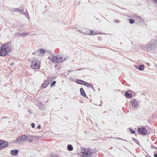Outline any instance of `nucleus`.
I'll return each mask as SVG.
<instances>
[{
  "mask_svg": "<svg viewBox=\"0 0 157 157\" xmlns=\"http://www.w3.org/2000/svg\"><path fill=\"white\" fill-rule=\"evenodd\" d=\"M31 126L33 128H35V124L34 123H32L31 124Z\"/></svg>",
  "mask_w": 157,
  "mask_h": 157,
  "instance_id": "obj_34",
  "label": "nucleus"
},
{
  "mask_svg": "<svg viewBox=\"0 0 157 157\" xmlns=\"http://www.w3.org/2000/svg\"><path fill=\"white\" fill-rule=\"evenodd\" d=\"M13 63H12V64H11V66H12V65H13Z\"/></svg>",
  "mask_w": 157,
  "mask_h": 157,
  "instance_id": "obj_54",
  "label": "nucleus"
},
{
  "mask_svg": "<svg viewBox=\"0 0 157 157\" xmlns=\"http://www.w3.org/2000/svg\"><path fill=\"white\" fill-rule=\"evenodd\" d=\"M81 94L85 98H87V96L85 94L84 89L82 88H81L80 89Z\"/></svg>",
  "mask_w": 157,
  "mask_h": 157,
  "instance_id": "obj_12",
  "label": "nucleus"
},
{
  "mask_svg": "<svg viewBox=\"0 0 157 157\" xmlns=\"http://www.w3.org/2000/svg\"><path fill=\"white\" fill-rule=\"evenodd\" d=\"M36 61L34 60V61H32L31 66L32 67L33 69H38L40 68V63L37 62Z\"/></svg>",
  "mask_w": 157,
  "mask_h": 157,
  "instance_id": "obj_5",
  "label": "nucleus"
},
{
  "mask_svg": "<svg viewBox=\"0 0 157 157\" xmlns=\"http://www.w3.org/2000/svg\"><path fill=\"white\" fill-rule=\"evenodd\" d=\"M129 130L130 131L131 133L132 134H134L135 133L136 131L133 130V129L131 128H129Z\"/></svg>",
  "mask_w": 157,
  "mask_h": 157,
  "instance_id": "obj_25",
  "label": "nucleus"
},
{
  "mask_svg": "<svg viewBox=\"0 0 157 157\" xmlns=\"http://www.w3.org/2000/svg\"><path fill=\"white\" fill-rule=\"evenodd\" d=\"M137 131L139 134L143 136L146 135L148 133L147 130L144 127H138Z\"/></svg>",
  "mask_w": 157,
  "mask_h": 157,
  "instance_id": "obj_4",
  "label": "nucleus"
},
{
  "mask_svg": "<svg viewBox=\"0 0 157 157\" xmlns=\"http://www.w3.org/2000/svg\"><path fill=\"white\" fill-rule=\"evenodd\" d=\"M131 102L134 109H137L138 105V101L135 99H133L131 101Z\"/></svg>",
  "mask_w": 157,
  "mask_h": 157,
  "instance_id": "obj_6",
  "label": "nucleus"
},
{
  "mask_svg": "<svg viewBox=\"0 0 157 157\" xmlns=\"http://www.w3.org/2000/svg\"><path fill=\"white\" fill-rule=\"evenodd\" d=\"M23 29L22 28H20V27H19V28H18V30L19 31H22V30Z\"/></svg>",
  "mask_w": 157,
  "mask_h": 157,
  "instance_id": "obj_36",
  "label": "nucleus"
},
{
  "mask_svg": "<svg viewBox=\"0 0 157 157\" xmlns=\"http://www.w3.org/2000/svg\"><path fill=\"white\" fill-rule=\"evenodd\" d=\"M154 157H157V154H154Z\"/></svg>",
  "mask_w": 157,
  "mask_h": 157,
  "instance_id": "obj_45",
  "label": "nucleus"
},
{
  "mask_svg": "<svg viewBox=\"0 0 157 157\" xmlns=\"http://www.w3.org/2000/svg\"><path fill=\"white\" fill-rule=\"evenodd\" d=\"M124 95L126 98H131L132 97V94L129 93L128 91H125Z\"/></svg>",
  "mask_w": 157,
  "mask_h": 157,
  "instance_id": "obj_10",
  "label": "nucleus"
},
{
  "mask_svg": "<svg viewBox=\"0 0 157 157\" xmlns=\"http://www.w3.org/2000/svg\"><path fill=\"white\" fill-rule=\"evenodd\" d=\"M110 138H113V139H118V140H124L125 141H127L125 140H123L121 138H119V137H111Z\"/></svg>",
  "mask_w": 157,
  "mask_h": 157,
  "instance_id": "obj_22",
  "label": "nucleus"
},
{
  "mask_svg": "<svg viewBox=\"0 0 157 157\" xmlns=\"http://www.w3.org/2000/svg\"><path fill=\"white\" fill-rule=\"evenodd\" d=\"M16 140V141L18 143L22 142L23 141L21 136L17 138Z\"/></svg>",
  "mask_w": 157,
  "mask_h": 157,
  "instance_id": "obj_20",
  "label": "nucleus"
},
{
  "mask_svg": "<svg viewBox=\"0 0 157 157\" xmlns=\"http://www.w3.org/2000/svg\"><path fill=\"white\" fill-rule=\"evenodd\" d=\"M13 63H12V64H11V66H12V65H13Z\"/></svg>",
  "mask_w": 157,
  "mask_h": 157,
  "instance_id": "obj_53",
  "label": "nucleus"
},
{
  "mask_svg": "<svg viewBox=\"0 0 157 157\" xmlns=\"http://www.w3.org/2000/svg\"><path fill=\"white\" fill-rule=\"evenodd\" d=\"M134 67H135L136 69H137V68L139 67V66H137L136 65H134Z\"/></svg>",
  "mask_w": 157,
  "mask_h": 157,
  "instance_id": "obj_39",
  "label": "nucleus"
},
{
  "mask_svg": "<svg viewBox=\"0 0 157 157\" xmlns=\"http://www.w3.org/2000/svg\"><path fill=\"white\" fill-rule=\"evenodd\" d=\"M67 150L70 151H72L73 150V147L71 144H69L67 146Z\"/></svg>",
  "mask_w": 157,
  "mask_h": 157,
  "instance_id": "obj_18",
  "label": "nucleus"
},
{
  "mask_svg": "<svg viewBox=\"0 0 157 157\" xmlns=\"http://www.w3.org/2000/svg\"><path fill=\"white\" fill-rule=\"evenodd\" d=\"M48 58L50 61H51L52 60V58L50 57H48Z\"/></svg>",
  "mask_w": 157,
  "mask_h": 157,
  "instance_id": "obj_40",
  "label": "nucleus"
},
{
  "mask_svg": "<svg viewBox=\"0 0 157 157\" xmlns=\"http://www.w3.org/2000/svg\"><path fill=\"white\" fill-rule=\"evenodd\" d=\"M23 10H24L23 9H18V11H19V12L20 13H21V14H23Z\"/></svg>",
  "mask_w": 157,
  "mask_h": 157,
  "instance_id": "obj_30",
  "label": "nucleus"
},
{
  "mask_svg": "<svg viewBox=\"0 0 157 157\" xmlns=\"http://www.w3.org/2000/svg\"><path fill=\"white\" fill-rule=\"evenodd\" d=\"M72 70H69L68 71V73H70L71 71H72Z\"/></svg>",
  "mask_w": 157,
  "mask_h": 157,
  "instance_id": "obj_47",
  "label": "nucleus"
},
{
  "mask_svg": "<svg viewBox=\"0 0 157 157\" xmlns=\"http://www.w3.org/2000/svg\"><path fill=\"white\" fill-rule=\"evenodd\" d=\"M56 83V81H52V83L50 84L51 86L52 87L53 85H55Z\"/></svg>",
  "mask_w": 157,
  "mask_h": 157,
  "instance_id": "obj_28",
  "label": "nucleus"
},
{
  "mask_svg": "<svg viewBox=\"0 0 157 157\" xmlns=\"http://www.w3.org/2000/svg\"><path fill=\"white\" fill-rule=\"evenodd\" d=\"M93 31L91 30L90 31V34H91V35H92L93 34Z\"/></svg>",
  "mask_w": 157,
  "mask_h": 157,
  "instance_id": "obj_38",
  "label": "nucleus"
},
{
  "mask_svg": "<svg viewBox=\"0 0 157 157\" xmlns=\"http://www.w3.org/2000/svg\"><path fill=\"white\" fill-rule=\"evenodd\" d=\"M1 140H0V150L2 149V144H1Z\"/></svg>",
  "mask_w": 157,
  "mask_h": 157,
  "instance_id": "obj_37",
  "label": "nucleus"
},
{
  "mask_svg": "<svg viewBox=\"0 0 157 157\" xmlns=\"http://www.w3.org/2000/svg\"><path fill=\"white\" fill-rule=\"evenodd\" d=\"M94 35H96V34H95V33L94 34Z\"/></svg>",
  "mask_w": 157,
  "mask_h": 157,
  "instance_id": "obj_55",
  "label": "nucleus"
},
{
  "mask_svg": "<svg viewBox=\"0 0 157 157\" xmlns=\"http://www.w3.org/2000/svg\"><path fill=\"white\" fill-rule=\"evenodd\" d=\"M1 144H2V148H3L6 147L8 146V143L7 142L2 140H1Z\"/></svg>",
  "mask_w": 157,
  "mask_h": 157,
  "instance_id": "obj_14",
  "label": "nucleus"
},
{
  "mask_svg": "<svg viewBox=\"0 0 157 157\" xmlns=\"http://www.w3.org/2000/svg\"><path fill=\"white\" fill-rule=\"evenodd\" d=\"M132 139L133 140L136 144H139V143L138 140L134 138H132Z\"/></svg>",
  "mask_w": 157,
  "mask_h": 157,
  "instance_id": "obj_23",
  "label": "nucleus"
},
{
  "mask_svg": "<svg viewBox=\"0 0 157 157\" xmlns=\"http://www.w3.org/2000/svg\"><path fill=\"white\" fill-rule=\"evenodd\" d=\"M59 60H60V61H59V62H62L64 61L65 59H64V60L62 59V57H60V56H59Z\"/></svg>",
  "mask_w": 157,
  "mask_h": 157,
  "instance_id": "obj_27",
  "label": "nucleus"
},
{
  "mask_svg": "<svg viewBox=\"0 0 157 157\" xmlns=\"http://www.w3.org/2000/svg\"><path fill=\"white\" fill-rule=\"evenodd\" d=\"M14 35L15 36L17 37H20L21 36H25L29 35V33L25 32L21 33H16Z\"/></svg>",
  "mask_w": 157,
  "mask_h": 157,
  "instance_id": "obj_7",
  "label": "nucleus"
},
{
  "mask_svg": "<svg viewBox=\"0 0 157 157\" xmlns=\"http://www.w3.org/2000/svg\"><path fill=\"white\" fill-rule=\"evenodd\" d=\"M27 136H28V138H31V137H32V138L33 137L34 138H35L36 137L35 136H34L33 135H28Z\"/></svg>",
  "mask_w": 157,
  "mask_h": 157,
  "instance_id": "obj_31",
  "label": "nucleus"
},
{
  "mask_svg": "<svg viewBox=\"0 0 157 157\" xmlns=\"http://www.w3.org/2000/svg\"><path fill=\"white\" fill-rule=\"evenodd\" d=\"M11 43L8 42L7 44L1 46L0 50V56H4L7 55L9 52L12 49Z\"/></svg>",
  "mask_w": 157,
  "mask_h": 157,
  "instance_id": "obj_2",
  "label": "nucleus"
},
{
  "mask_svg": "<svg viewBox=\"0 0 157 157\" xmlns=\"http://www.w3.org/2000/svg\"><path fill=\"white\" fill-rule=\"evenodd\" d=\"M20 25V27H22L23 26H24V25L23 24H21L20 25Z\"/></svg>",
  "mask_w": 157,
  "mask_h": 157,
  "instance_id": "obj_41",
  "label": "nucleus"
},
{
  "mask_svg": "<svg viewBox=\"0 0 157 157\" xmlns=\"http://www.w3.org/2000/svg\"><path fill=\"white\" fill-rule=\"evenodd\" d=\"M18 150L17 149H14L13 150H11L10 151V154L14 156H17L18 155Z\"/></svg>",
  "mask_w": 157,
  "mask_h": 157,
  "instance_id": "obj_9",
  "label": "nucleus"
},
{
  "mask_svg": "<svg viewBox=\"0 0 157 157\" xmlns=\"http://www.w3.org/2000/svg\"><path fill=\"white\" fill-rule=\"evenodd\" d=\"M134 22L135 21L133 19L131 18L129 19V23L131 24H133Z\"/></svg>",
  "mask_w": 157,
  "mask_h": 157,
  "instance_id": "obj_26",
  "label": "nucleus"
},
{
  "mask_svg": "<svg viewBox=\"0 0 157 157\" xmlns=\"http://www.w3.org/2000/svg\"><path fill=\"white\" fill-rule=\"evenodd\" d=\"M27 140L29 143H31L33 141V140H32V139H31L30 138H28V140Z\"/></svg>",
  "mask_w": 157,
  "mask_h": 157,
  "instance_id": "obj_29",
  "label": "nucleus"
},
{
  "mask_svg": "<svg viewBox=\"0 0 157 157\" xmlns=\"http://www.w3.org/2000/svg\"><path fill=\"white\" fill-rule=\"evenodd\" d=\"M19 9L17 8H13L12 9V11H17V10H18V9Z\"/></svg>",
  "mask_w": 157,
  "mask_h": 157,
  "instance_id": "obj_32",
  "label": "nucleus"
},
{
  "mask_svg": "<svg viewBox=\"0 0 157 157\" xmlns=\"http://www.w3.org/2000/svg\"><path fill=\"white\" fill-rule=\"evenodd\" d=\"M156 154H157V152H156Z\"/></svg>",
  "mask_w": 157,
  "mask_h": 157,
  "instance_id": "obj_56",
  "label": "nucleus"
},
{
  "mask_svg": "<svg viewBox=\"0 0 157 157\" xmlns=\"http://www.w3.org/2000/svg\"><path fill=\"white\" fill-rule=\"evenodd\" d=\"M84 85L85 86L88 87H90L91 88L94 90V91H95V90L94 89L93 86L92 84L87 82H85Z\"/></svg>",
  "mask_w": 157,
  "mask_h": 157,
  "instance_id": "obj_8",
  "label": "nucleus"
},
{
  "mask_svg": "<svg viewBox=\"0 0 157 157\" xmlns=\"http://www.w3.org/2000/svg\"><path fill=\"white\" fill-rule=\"evenodd\" d=\"M151 147L152 148L156 149L157 150V147H155L153 145H151Z\"/></svg>",
  "mask_w": 157,
  "mask_h": 157,
  "instance_id": "obj_33",
  "label": "nucleus"
},
{
  "mask_svg": "<svg viewBox=\"0 0 157 157\" xmlns=\"http://www.w3.org/2000/svg\"><path fill=\"white\" fill-rule=\"evenodd\" d=\"M17 141V140H15L13 141V143H17V141Z\"/></svg>",
  "mask_w": 157,
  "mask_h": 157,
  "instance_id": "obj_46",
  "label": "nucleus"
},
{
  "mask_svg": "<svg viewBox=\"0 0 157 157\" xmlns=\"http://www.w3.org/2000/svg\"><path fill=\"white\" fill-rule=\"evenodd\" d=\"M22 141H25L27 140L28 139V136H27L24 135L21 136Z\"/></svg>",
  "mask_w": 157,
  "mask_h": 157,
  "instance_id": "obj_17",
  "label": "nucleus"
},
{
  "mask_svg": "<svg viewBox=\"0 0 157 157\" xmlns=\"http://www.w3.org/2000/svg\"><path fill=\"white\" fill-rule=\"evenodd\" d=\"M35 53H36V52H33V55H34V54H35Z\"/></svg>",
  "mask_w": 157,
  "mask_h": 157,
  "instance_id": "obj_48",
  "label": "nucleus"
},
{
  "mask_svg": "<svg viewBox=\"0 0 157 157\" xmlns=\"http://www.w3.org/2000/svg\"><path fill=\"white\" fill-rule=\"evenodd\" d=\"M80 155L82 157H96L97 155L95 148L92 149L90 148L82 147Z\"/></svg>",
  "mask_w": 157,
  "mask_h": 157,
  "instance_id": "obj_1",
  "label": "nucleus"
},
{
  "mask_svg": "<svg viewBox=\"0 0 157 157\" xmlns=\"http://www.w3.org/2000/svg\"><path fill=\"white\" fill-rule=\"evenodd\" d=\"M45 50L43 49H40L37 51V52L39 53L40 54L44 53Z\"/></svg>",
  "mask_w": 157,
  "mask_h": 157,
  "instance_id": "obj_21",
  "label": "nucleus"
},
{
  "mask_svg": "<svg viewBox=\"0 0 157 157\" xmlns=\"http://www.w3.org/2000/svg\"><path fill=\"white\" fill-rule=\"evenodd\" d=\"M152 42L151 41V42ZM156 42L154 41L152 43H150L144 45L143 49L148 52L155 49L156 48Z\"/></svg>",
  "mask_w": 157,
  "mask_h": 157,
  "instance_id": "obj_3",
  "label": "nucleus"
},
{
  "mask_svg": "<svg viewBox=\"0 0 157 157\" xmlns=\"http://www.w3.org/2000/svg\"><path fill=\"white\" fill-rule=\"evenodd\" d=\"M25 14V15H26V17L28 18H29V15H28V13L27 12V13H24V14Z\"/></svg>",
  "mask_w": 157,
  "mask_h": 157,
  "instance_id": "obj_35",
  "label": "nucleus"
},
{
  "mask_svg": "<svg viewBox=\"0 0 157 157\" xmlns=\"http://www.w3.org/2000/svg\"><path fill=\"white\" fill-rule=\"evenodd\" d=\"M52 62H59V56H53L52 59Z\"/></svg>",
  "mask_w": 157,
  "mask_h": 157,
  "instance_id": "obj_11",
  "label": "nucleus"
},
{
  "mask_svg": "<svg viewBox=\"0 0 157 157\" xmlns=\"http://www.w3.org/2000/svg\"><path fill=\"white\" fill-rule=\"evenodd\" d=\"M74 82L77 84L84 85L85 81L82 80L77 79L76 81H74Z\"/></svg>",
  "mask_w": 157,
  "mask_h": 157,
  "instance_id": "obj_13",
  "label": "nucleus"
},
{
  "mask_svg": "<svg viewBox=\"0 0 157 157\" xmlns=\"http://www.w3.org/2000/svg\"><path fill=\"white\" fill-rule=\"evenodd\" d=\"M37 128L38 129H40V125H39L37 126Z\"/></svg>",
  "mask_w": 157,
  "mask_h": 157,
  "instance_id": "obj_43",
  "label": "nucleus"
},
{
  "mask_svg": "<svg viewBox=\"0 0 157 157\" xmlns=\"http://www.w3.org/2000/svg\"><path fill=\"white\" fill-rule=\"evenodd\" d=\"M82 69H78V70H81Z\"/></svg>",
  "mask_w": 157,
  "mask_h": 157,
  "instance_id": "obj_50",
  "label": "nucleus"
},
{
  "mask_svg": "<svg viewBox=\"0 0 157 157\" xmlns=\"http://www.w3.org/2000/svg\"><path fill=\"white\" fill-rule=\"evenodd\" d=\"M153 1L157 3V0H153Z\"/></svg>",
  "mask_w": 157,
  "mask_h": 157,
  "instance_id": "obj_44",
  "label": "nucleus"
},
{
  "mask_svg": "<svg viewBox=\"0 0 157 157\" xmlns=\"http://www.w3.org/2000/svg\"><path fill=\"white\" fill-rule=\"evenodd\" d=\"M114 21L116 22H119V20H115Z\"/></svg>",
  "mask_w": 157,
  "mask_h": 157,
  "instance_id": "obj_42",
  "label": "nucleus"
},
{
  "mask_svg": "<svg viewBox=\"0 0 157 157\" xmlns=\"http://www.w3.org/2000/svg\"><path fill=\"white\" fill-rule=\"evenodd\" d=\"M147 65H149V63H147Z\"/></svg>",
  "mask_w": 157,
  "mask_h": 157,
  "instance_id": "obj_49",
  "label": "nucleus"
},
{
  "mask_svg": "<svg viewBox=\"0 0 157 157\" xmlns=\"http://www.w3.org/2000/svg\"><path fill=\"white\" fill-rule=\"evenodd\" d=\"M13 63H12V64H11V66H12V65H13Z\"/></svg>",
  "mask_w": 157,
  "mask_h": 157,
  "instance_id": "obj_52",
  "label": "nucleus"
},
{
  "mask_svg": "<svg viewBox=\"0 0 157 157\" xmlns=\"http://www.w3.org/2000/svg\"><path fill=\"white\" fill-rule=\"evenodd\" d=\"M6 118V117H3V118Z\"/></svg>",
  "mask_w": 157,
  "mask_h": 157,
  "instance_id": "obj_51",
  "label": "nucleus"
},
{
  "mask_svg": "<svg viewBox=\"0 0 157 157\" xmlns=\"http://www.w3.org/2000/svg\"><path fill=\"white\" fill-rule=\"evenodd\" d=\"M144 65H140L139 67L137 68L140 71H143L144 69Z\"/></svg>",
  "mask_w": 157,
  "mask_h": 157,
  "instance_id": "obj_19",
  "label": "nucleus"
},
{
  "mask_svg": "<svg viewBox=\"0 0 157 157\" xmlns=\"http://www.w3.org/2000/svg\"><path fill=\"white\" fill-rule=\"evenodd\" d=\"M134 18L136 20H139V21H138V23H140L141 22H142V20H144L140 16L135 15L134 14Z\"/></svg>",
  "mask_w": 157,
  "mask_h": 157,
  "instance_id": "obj_15",
  "label": "nucleus"
},
{
  "mask_svg": "<svg viewBox=\"0 0 157 157\" xmlns=\"http://www.w3.org/2000/svg\"><path fill=\"white\" fill-rule=\"evenodd\" d=\"M50 83V82L49 80H46L45 81L43 85V86L44 88L47 87V86Z\"/></svg>",
  "mask_w": 157,
  "mask_h": 157,
  "instance_id": "obj_16",
  "label": "nucleus"
},
{
  "mask_svg": "<svg viewBox=\"0 0 157 157\" xmlns=\"http://www.w3.org/2000/svg\"><path fill=\"white\" fill-rule=\"evenodd\" d=\"M50 156L52 157H56L59 156L57 155L54 154L52 152L50 153Z\"/></svg>",
  "mask_w": 157,
  "mask_h": 157,
  "instance_id": "obj_24",
  "label": "nucleus"
}]
</instances>
